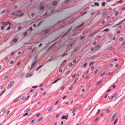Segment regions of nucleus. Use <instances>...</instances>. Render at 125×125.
Here are the masks:
<instances>
[{
  "mask_svg": "<svg viewBox=\"0 0 125 125\" xmlns=\"http://www.w3.org/2000/svg\"><path fill=\"white\" fill-rule=\"evenodd\" d=\"M14 83V81H11L9 83L7 87V89H9L13 85Z\"/></svg>",
  "mask_w": 125,
  "mask_h": 125,
  "instance_id": "1",
  "label": "nucleus"
},
{
  "mask_svg": "<svg viewBox=\"0 0 125 125\" xmlns=\"http://www.w3.org/2000/svg\"><path fill=\"white\" fill-rule=\"evenodd\" d=\"M37 56H36L34 57V59L33 60L34 62L32 64L31 68L30 69V70L31 69V68L32 67H33L35 65L36 63L37 62L36 59H37Z\"/></svg>",
  "mask_w": 125,
  "mask_h": 125,
  "instance_id": "2",
  "label": "nucleus"
},
{
  "mask_svg": "<svg viewBox=\"0 0 125 125\" xmlns=\"http://www.w3.org/2000/svg\"><path fill=\"white\" fill-rule=\"evenodd\" d=\"M99 31H95L94 33H92L91 34H90L88 36L89 37H92V36H93L95 34H96Z\"/></svg>",
  "mask_w": 125,
  "mask_h": 125,
  "instance_id": "3",
  "label": "nucleus"
},
{
  "mask_svg": "<svg viewBox=\"0 0 125 125\" xmlns=\"http://www.w3.org/2000/svg\"><path fill=\"white\" fill-rule=\"evenodd\" d=\"M33 75V73H29L26 74L25 76L26 78H28L31 76Z\"/></svg>",
  "mask_w": 125,
  "mask_h": 125,
  "instance_id": "4",
  "label": "nucleus"
},
{
  "mask_svg": "<svg viewBox=\"0 0 125 125\" xmlns=\"http://www.w3.org/2000/svg\"><path fill=\"white\" fill-rule=\"evenodd\" d=\"M70 72V70L69 69L68 71H66L64 73V74L65 75H66L69 74Z\"/></svg>",
  "mask_w": 125,
  "mask_h": 125,
  "instance_id": "5",
  "label": "nucleus"
},
{
  "mask_svg": "<svg viewBox=\"0 0 125 125\" xmlns=\"http://www.w3.org/2000/svg\"><path fill=\"white\" fill-rule=\"evenodd\" d=\"M116 116V115L115 114L113 115L112 116V118L111 119V122L115 118Z\"/></svg>",
  "mask_w": 125,
  "mask_h": 125,
  "instance_id": "6",
  "label": "nucleus"
},
{
  "mask_svg": "<svg viewBox=\"0 0 125 125\" xmlns=\"http://www.w3.org/2000/svg\"><path fill=\"white\" fill-rule=\"evenodd\" d=\"M61 79V78H59L56 79L52 84V85L53 84L57 82L58 81L60 80Z\"/></svg>",
  "mask_w": 125,
  "mask_h": 125,
  "instance_id": "7",
  "label": "nucleus"
},
{
  "mask_svg": "<svg viewBox=\"0 0 125 125\" xmlns=\"http://www.w3.org/2000/svg\"><path fill=\"white\" fill-rule=\"evenodd\" d=\"M61 79V78H59L56 79L52 84V85L53 84L57 82L58 81L60 80Z\"/></svg>",
  "mask_w": 125,
  "mask_h": 125,
  "instance_id": "8",
  "label": "nucleus"
},
{
  "mask_svg": "<svg viewBox=\"0 0 125 125\" xmlns=\"http://www.w3.org/2000/svg\"><path fill=\"white\" fill-rule=\"evenodd\" d=\"M61 118L62 119H67V116L63 115L62 116Z\"/></svg>",
  "mask_w": 125,
  "mask_h": 125,
  "instance_id": "9",
  "label": "nucleus"
},
{
  "mask_svg": "<svg viewBox=\"0 0 125 125\" xmlns=\"http://www.w3.org/2000/svg\"><path fill=\"white\" fill-rule=\"evenodd\" d=\"M2 24L4 26L7 25L8 24V22H3Z\"/></svg>",
  "mask_w": 125,
  "mask_h": 125,
  "instance_id": "10",
  "label": "nucleus"
},
{
  "mask_svg": "<svg viewBox=\"0 0 125 125\" xmlns=\"http://www.w3.org/2000/svg\"><path fill=\"white\" fill-rule=\"evenodd\" d=\"M79 78H77L75 81L72 84V85H73L77 81L78 79Z\"/></svg>",
  "mask_w": 125,
  "mask_h": 125,
  "instance_id": "11",
  "label": "nucleus"
},
{
  "mask_svg": "<svg viewBox=\"0 0 125 125\" xmlns=\"http://www.w3.org/2000/svg\"><path fill=\"white\" fill-rule=\"evenodd\" d=\"M78 108L77 107H76L75 108H74L73 109V111H74V112H75L76 111V110H77V109H78Z\"/></svg>",
  "mask_w": 125,
  "mask_h": 125,
  "instance_id": "12",
  "label": "nucleus"
},
{
  "mask_svg": "<svg viewBox=\"0 0 125 125\" xmlns=\"http://www.w3.org/2000/svg\"><path fill=\"white\" fill-rule=\"evenodd\" d=\"M107 15L106 12L105 11L102 14V17H103L104 16L106 15Z\"/></svg>",
  "mask_w": 125,
  "mask_h": 125,
  "instance_id": "13",
  "label": "nucleus"
},
{
  "mask_svg": "<svg viewBox=\"0 0 125 125\" xmlns=\"http://www.w3.org/2000/svg\"><path fill=\"white\" fill-rule=\"evenodd\" d=\"M7 10H4L2 11V12H1V13H0V14H2L6 12H7Z\"/></svg>",
  "mask_w": 125,
  "mask_h": 125,
  "instance_id": "14",
  "label": "nucleus"
},
{
  "mask_svg": "<svg viewBox=\"0 0 125 125\" xmlns=\"http://www.w3.org/2000/svg\"><path fill=\"white\" fill-rule=\"evenodd\" d=\"M43 119V117H41L39 118L37 120V122H39L40 121L42 120Z\"/></svg>",
  "mask_w": 125,
  "mask_h": 125,
  "instance_id": "15",
  "label": "nucleus"
},
{
  "mask_svg": "<svg viewBox=\"0 0 125 125\" xmlns=\"http://www.w3.org/2000/svg\"><path fill=\"white\" fill-rule=\"evenodd\" d=\"M30 111V108H28L26 109L24 111L25 112H29Z\"/></svg>",
  "mask_w": 125,
  "mask_h": 125,
  "instance_id": "16",
  "label": "nucleus"
},
{
  "mask_svg": "<svg viewBox=\"0 0 125 125\" xmlns=\"http://www.w3.org/2000/svg\"><path fill=\"white\" fill-rule=\"evenodd\" d=\"M100 45H97L95 47V49H98L100 47Z\"/></svg>",
  "mask_w": 125,
  "mask_h": 125,
  "instance_id": "17",
  "label": "nucleus"
},
{
  "mask_svg": "<svg viewBox=\"0 0 125 125\" xmlns=\"http://www.w3.org/2000/svg\"><path fill=\"white\" fill-rule=\"evenodd\" d=\"M43 65H41L40 66H39L36 69V71H37L38 69H40V68Z\"/></svg>",
  "mask_w": 125,
  "mask_h": 125,
  "instance_id": "18",
  "label": "nucleus"
},
{
  "mask_svg": "<svg viewBox=\"0 0 125 125\" xmlns=\"http://www.w3.org/2000/svg\"><path fill=\"white\" fill-rule=\"evenodd\" d=\"M57 2L56 1H54V2H53V3H52V5L54 6H55L57 4Z\"/></svg>",
  "mask_w": 125,
  "mask_h": 125,
  "instance_id": "19",
  "label": "nucleus"
},
{
  "mask_svg": "<svg viewBox=\"0 0 125 125\" xmlns=\"http://www.w3.org/2000/svg\"><path fill=\"white\" fill-rule=\"evenodd\" d=\"M18 7V6L17 5H15L13 7V9H16Z\"/></svg>",
  "mask_w": 125,
  "mask_h": 125,
  "instance_id": "20",
  "label": "nucleus"
},
{
  "mask_svg": "<svg viewBox=\"0 0 125 125\" xmlns=\"http://www.w3.org/2000/svg\"><path fill=\"white\" fill-rule=\"evenodd\" d=\"M109 31V29H104L103 31L107 32Z\"/></svg>",
  "mask_w": 125,
  "mask_h": 125,
  "instance_id": "21",
  "label": "nucleus"
},
{
  "mask_svg": "<svg viewBox=\"0 0 125 125\" xmlns=\"http://www.w3.org/2000/svg\"><path fill=\"white\" fill-rule=\"evenodd\" d=\"M117 93L115 94L112 96V98H114L116 97L117 95Z\"/></svg>",
  "mask_w": 125,
  "mask_h": 125,
  "instance_id": "22",
  "label": "nucleus"
},
{
  "mask_svg": "<svg viewBox=\"0 0 125 125\" xmlns=\"http://www.w3.org/2000/svg\"><path fill=\"white\" fill-rule=\"evenodd\" d=\"M84 22H83L79 26H77L76 27V28H77L78 27H81L83 25V24H84Z\"/></svg>",
  "mask_w": 125,
  "mask_h": 125,
  "instance_id": "23",
  "label": "nucleus"
},
{
  "mask_svg": "<svg viewBox=\"0 0 125 125\" xmlns=\"http://www.w3.org/2000/svg\"><path fill=\"white\" fill-rule=\"evenodd\" d=\"M94 4L95 6H99V4L97 2H95Z\"/></svg>",
  "mask_w": 125,
  "mask_h": 125,
  "instance_id": "24",
  "label": "nucleus"
},
{
  "mask_svg": "<svg viewBox=\"0 0 125 125\" xmlns=\"http://www.w3.org/2000/svg\"><path fill=\"white\" fill-rule=\"evenodd\" d=\"M105 5V2H103L102 3V5L103 6H104Z\"/></svg>",
  "mask_w": 125,
  "mask_h": 125,
  "instance_id": "25",
  "label": "nucleus"
},
{
  "mask_svg": "<svg viewBox=\"0 0 125 125\" xmlns=\"http://www.w3.org/2000/svg\"><path fill=\"white\" fill-rule=\"evenodd\" d=\"M44 9V6H42L40 8V9L41 10H42L43 9Z\"/></svg>",
  "mask_w": 125,
  "mask_h": 125,
  "instance_id": "26",
  "label": "nucleus"
},
{
  "mask_svg": "<svg viewBox=\"0 0 125 125\" xmlns=\"http://www.w3.org/2000/svg\"><path fill=\"white\" fill-rule=\"evenodd\" d=\"M85 38L84 36H82L80 37V39L81 40Z\"/></svg>",
  "mask_w": 125,
  "mask_h": 125,
  "instance_id": "27",
  "label": "nucleus"
},
{
  "mask_svg": "<svg viewBox=\"0 0 125 125\" xmlns=\"http://www.w3.org/2000/svg\"><path fill=\"white\" fill-rule=\"evenodd\" d=\"M75 76L76 73H75L74 74L72 75L71 76V77L72 78H74L75 77Z\"/></svg>",
  "mask_w": 125,
  "mask_h": 125,
  "instance_id": "28",
  "label": "nucleus"
},
{
  "mask_svg": "<svg viewBox=\"0 0 125 125\" xmlns=\"http://www.w3.org/2000/svg\"><path fill=\"white\" fill-rule=\"evenodd\" d=\"M13 42H16L17 41V40L16 39H15L13 40Z\"/></svg>",
  "mask_w": 125,
  "mask_h": 125,
  "instance_id": "29",
  "label": "nucleus"
},
{
  "mask_svg": "<svg viewBox=\"0 0 125 125\" xmlns=\"http://www.w3.org/2000/svg\"><path fill=\"white\" fill-rule=\"evenodd\" d=\"M59 100H57L55 102V103L54 105H56L59 102Z\"/></svg>",
  "mask_w": 125,
  "mask_h": 125,
  "instance_id": "30",
  "label": "nucleus"
},
{
  "mask_svg": "<svg viewBox=\"0 0 125 125\" xmlns=\"http://www.w3.org/2000/svg\"><path fill=\"white\" fill-rule=\"evenodd\" d=\"M105 72H104V73H101L100 74V76H102L104 75L105 74Z\"/></svg>",
  "mask_w": 125,
  "mask_h": 125,
  "instance_id": "31",
  "label": "nucleus"
},
{
  "mask_svg": "<svg viewBox=\"0 0 125 125\" xmlns=\"http://www.w3.org/2000/svg\"><path fill=\"white\" fill-rule=\"evenodd\" d=\"M6 89H5L0 94V96L5 91Z\"/></svg>",
  "mask_w": 125,
  "mask_h": 125,
  "instance_id": "32",
  "label": "nucleus"
},
{
  "mask_svg": "<svg viewBox=\"0 0 125 125\" xmlns=\"http://www.w3.org/2000/svg\"><path fill=\"white\" fill-rule=\"evenodd\" d=\"M106 112L107 113H109L110 112V110L109 109H107L106 111Z\"/></svg>",
  "mask_w": 125,
  "mask_h": 125,
  "instance_id": "33",
  "label": "nucleus"
},
{
  "mask_svg": "<svg viewBox=\"0 0 125 125\" xmlns=\"http://www.w3.org/2000/svg\"><path fill=\"white\" fill-rule=\"evenodd\" d=\"M49 31V29L45 31V33H48V32Z\"/></svg>",
  "mask_w": 125,
  "mask_h": 125,
  "instance_id": "34",
  "label": "nucleus"
},
{
  "mask_svg": "<svg viewBox=\"0 0 125 125\" xmlns=\"http://www.w3.org/2000/svg\"><path fill=\"white\" fill-rule=\"evenodd\" d=\"M63 103L64 104H68V102H64Z\"/></svg>",
  "mask_w": 125,
  "mask_h": 125,
  "instance_id": "35",
  "label": "nucleus"
},
{
  "mask_svg": "<svg viewBox=\"0 0 125 125\" xmlns=\"http://www.w3.org/2000/svg\"><path fill=\"white\" fill-rule=\"evenodd\" d=\"M113 98H112V97L108 96V98L110 100H111Z\"/></svg>",
  "mask_w": 125,
  "mask_h": 125,
  "instance_id": "36",
  "label": "nucleus"
},
{
  "mask_svg": "<svg viewBox=\"0 0 125 125\" xmlns=\"http://www.w3.org/2000/svg\"><path fill=\"white\" fill-rule=\"evenodd\" d=\"M101 82V81H98L97 83L96 84V85H97L99 84H100V83Z\"/></svg>",
  "mask_w": 125,
  "mask_h": 125,
  "instance_id": "37",
  "label": "nucleus"
},
{
  "mask_svg": "<svg viewBox=\"0 0 125 125\" xmlns=\"http://www.w3.org/2000/svg\"><path fill=\"white\" fill-rule=\"evenodd\" d=\"M21 27L20 26H18L17 27V29L18 30H19L21 29Z\"/></svg>",
  "mask_w": 125,
  "mask_h": 125,
  "instance_id": "38",
  "label": "nucleus"
},
{
  "mask_svg": "<svg viewBox=\"0 0 125 125\" xmlns=\"http://www.w3.org/2000/svg\"><path fill=\"white\" fill-rule=\"evenodd\" d=\"M117 119H116L115 120V121H114V125H115V123L117 122Z\"/></svg>",
  "mask_w": 125,
  "mask_h": 125,
  "instance_id": "39",
  "label": "nucleus"
},
{
  "mask_svg": "<svg viewBox=\"0 0 125 125\" xmlns=\"http://www.w3.org/2000/svg\"><path fill=\"white\" fill-rule=\"evenodd\" d=\"M119 12L118 11L116 12L115 13V16H116L118 15V14Z\"/></svg>",
  "mask_w": 125,
  "mask_h": 125,
  "instance_id": "40",
  "label": "nucleus"
},
{
  "mask_svg": "<svg viewBox=\"0 0 125 125\" xmlns=\"http://www.w3.org/2000/svg\"><path fill=\"white\" fill-rule=\"evenodd\" d=\"M14 63V62L13 61L11 60L10 62V64H12Z\"/></svg>",
  "mask_w": 125,
  "mask_h": 125,
  "instance_id": "41",
  "label": "nucleus"
},
{
  "mask_svg": "<svg viewBox=\"0 0 125 125\" xmlns=\"http://www.w3.org/2000/svg\"><path fill=\"white\" fill-rule=\"evenodd\" d=\"M27 34V33L26 32H25L24 33L23 35L24 36H25Z\"/></svg>",
  "mask_w": 125,
  "mask_h": 125,
  "instance_id": "42",
  "label": "nucleus"
},
{
  "mask_svg": "<svg viewBox=\"0 0 125 125\" xmlns=\"http://www.w3.org/2000/svg\"><path fill=\"white\" fill-rule=\"evenodd\" d=\"M23 14H24L23 13H21V14H20L18 15V17L22 16L23 15Z\"/></svg>",
  "mask_w": 125,
  "mask_h": 125,
  "instance_id": "43",
  "label": "nucleus"
},
{
  "mask_svg": "<svg viewBox=\"0 0 125 125\" xmlns=\"http://www.w3.org/2000/svg\"><path fill=\"white\" fill-rule=\"evenodd\" d=\"M40 115V114L39 113L37 114L36 115V117H38Z\"/></svg>",
  "mask_w": 125,
  "mask_h": 125,
  "instance_id": "44",
  "label": "nucleus"
},
{
  "mask_svg": "<svg viewBox=\"0 0 125 125\" xmlns=\"http://www.w3.org/2000/svg\"><path fill=\"white\" fill-rule=\"evenodd\" d=\"M43 84L42 83L40 85H39V87H42V86H43Z\"/></svg>",
  "mask_w": 125,
  "mask_h": 125,
  "instance_id": "45",
  "label": "nucleus"
},
{
  "mask_svg": "<svg viewBox=\"0 0 125 125\" xmlns=\"http://www.w3.org/2000/svg\"><path fill=\"white\" fill-rule=\"evenodd\" d=\"M21 10H18L17 11V12L18 13H20L21 12Z\"/></svg>",
  "mask_w": 125,
  "mask_h": 125,
  "instance_id": "46",
  "label": "nucleus"
},
{
  "mask_svg": "<svg viewBox=\"0 0 125 125\" xmlns=\"http://www.w3.org/2000/svg\"><path fill=\"white\" fill-rule=\"evenodd\" d=\"M37 87V86H32V88H36Z\"/></svg>",
  "mask_w": 125,
  "mask_h": 125,
  "instance_id": "47",
  "label": "nucleus"
},
{
  "mask_svg": "<svg viewBox=\"0 0 125 125\" xmlns=\"http://www.w3.org/2000/svg\"><path fill=\"white\" fill-rule=\"evenodd\" d=\"M37 93H35V94L34 95V98H35V97H36V96H37Z\"/></svg>",
  "mask_w": 125,
  "mask_h": 125,
  "instance_id": "48",
  "label": "nucleus"
},
{
  "mask_svg": "<svg viewBox=\"0 0 125 125\" xmlns=\"http://www.w3.org/2000/svg\"><path fill=\"white\" fill-rule=\"evenodd\" d=\"M94 67L93 66H91V70H92L94 69Z\"/></svg>",
  "mask_w": 125,
  "mask_h": 125,
  "instance_id": "49",
  "label": "nucleus"
},
{
  "mask_svg": "<svg viewBox=\"0 0 125 125\" xmlns=\"http://www.w3.org/2000/svg\"><path fill=\"white\" fill-rule=\"evenodd\" d=\"M28 114V113H25L23 115V116H26V115H27Z\"/></svg>",
  "mask_w": 125,
  "mask_h": 125,
  "instance_id": "50",
  "label": "nucleus"
},
{
  "mask_svg": "<svg viewBox=\"0 0 125 125\" xmlns=\"http://www.w3.org/2000/svg\"><path fill=\"white\" fill-rule=\"evenodd\" d=\"M94 62H91L90 64H89V66H91L93 64H94Z\"/></svg>",
  "mask_w": 125,
  "mask_h": 125,
  "instance_id": "51",
  "label": "nucleus"
},
{
  "mask_svg": "<svg viewBox=\"0 0 125 125\" xmlns=\"http://www.w3.org/2000/svg\"><path fill=\"white\" fill-rule=\"evenodd\" d=\"M98 69H96V70L94 72V74H96L97 73V72H98Z\"/></svg>",
  "mask_w": 125,
  "mask_h": 125,
  "instance_id": "52",
  "label": "nucleus"
},
{
  "mask_svg": "<svg viewBox=\"0 0 125 125\" xmlns=\"http://www.w3.org/2000/svg\"><path fill=\"white\" fill-rule=\"evenodd\" d=\"M72 64L71 63H70L69 64V65L70 67H71L72 66Z\"/></svg>",
  "mask_w": 125,
  "mask_h": 125,
  "instance_id": "53",
  "label": "nucleus"
},
{
  "mask_svg": "<svg viewBox=\"0 0 125 125\" xmlns=\"http://www.w3.org/2000/svg\"><path fill=\"white\" fill-rule=\"evenodd\" d=\"M96 43H97L96 42V41H95L93 43V45H95L96 44Z\"/></svg>",
  "mask_w": 125,
  "mask_h": 125,
  "instance_id": "54",
  "label": "nucleus"
},
{
  "mask_svg": "<svg viewBox=\"0 0 125 125\" xmlns=\"http://www.w3.org/2000/svg\"><path fill=\"white\" fill-rule=\"evenodd\" d=\"M19 100V99H15L14 101V103H15L17 101Z\"/></svg>",
  "mask_w": 125,
  "mask_h": 125,
  "instance_id": "55",
  "label": "nucleus"
},
{
  "mask_svg": "<svg viewBox=\"0 0 125 125\" xmlns=\"http://www.w3.org/2000/svg\"><path fill=\"white\" fill-rule=\"evenodd\" d=\"M105 22V20H103V21H102L101 22V23L102 24H103Z\"/></svg>",
  "mask_w": 125,
  "mask_h": 125,
  "instance_id": "56",
  "label": "nucleus"
},
{
  "mask_svg": "<svg viewBox=\"0 0 125 125\" xmlns=\"http://www.w3.org/2000/svg\"><path fill=\"white\" fill-rule=\"evenodd\" d=\"M62 69L60 68L59 70V72L61 73L62 72Z\"/></svg>",
  "mask_w": 125,
  "mask_h": 125,
  "instance_id": "57",
  "label": "nucleus"
},
{
  "mask_svg": "<svg viewBox=\"0 0 125 125\" xmlns=\"http://www.w3.org/2000/svg\"><path fill=\"white\" fill-rule=\"evenodd\" d=\"M52 107H50V108H49V109L48 110V111H50L52 109Z\"/></svg>",
  "mask_w": 125,
  "mask_h": 125,
  "instance_id": "58",
  "label": "nucleus"
},
{
  "mask_svg": "<svg viewBox=\"0 0 125 125\" xmlns=\"http://www.w3.org/2000/svg\"><path fill=\"white\" fill-rule=\"evenodd\" d=\"M99 117H98L97 118L95 119V122H96L97 120L99 119Z\"/></svg>",
  "mask_w": 125,
  "mask_h": 125,
  "instance_id": "59",
  "label": "nucleus"
},
{
  "mask_svg": "<svg viewBox=\"0 0 125 125\" xmlns=\"http://www.w3.org/2000/svg\"><path fill=\"white\" fill-rule=\"evenodd\" d=\"M66 97V96H65L62 97V99H65Z\"/></svg>",
  "mask_w": 125,
  "mask_h": 125,
  "instance_id": "60",
  "label": "nucleus"
},
{
  "mask_svg": "<svg viewBox=\"0 0 125 125\" xmlns=\"http://www.w3.org/2000/svg\"><path fill=\"white\" fill-rule=\"evenodd\" d=\"M7 78V75L5 76L4 78V80H5Z\"/></svg>",
  "mask_w": 125,
  "mask_h": 125,
  "instance_id": "61",
  "label": "nucleus"
},
{
  "mask_svg": "<svg viewBox=\"0 0 125 125\" xmlns=\"http://www.w3.org/2000/svg\"><path fill=\"white\" fill-rule=\"evenodd\" d=\"M10 28V26H9L6 29V30H9Z\"/></svg>",
  "mask_w": 125,
  "mask_h": 125,
  "instance_id": "62",
  "label": "nucleus"
},
{
  "mask_svg": "<svg viewBox=\"0 0 125 125\" xmlns=\"http://www.w3.org/2000/svg\"><path fill=\"white\" fill-rule=\"evenodd\" d=\"M65 88L64 86H63L61 88V90H62L63 89Z\"/></svg>",
  "mask_w": 125,
  "mask_h": 125,
  "instance_id": "63",
  "label": "nucleus"
},
{
  "mask_svg": "<svg viewBox=\"0 0 125 125\" xmlns=\"http://www.w3.org/2000/svg\"><path fill=\"white\" fill-rule=\"evenodd\" d=\"M87 63H85L83 65V66L84 67H85L86 66H87Z\"/></svg>",
  "mask_w": 125,
  "mask_h": 125,
  "instance_id": "64",
  "label": "nucleus"
}]
</instances>
